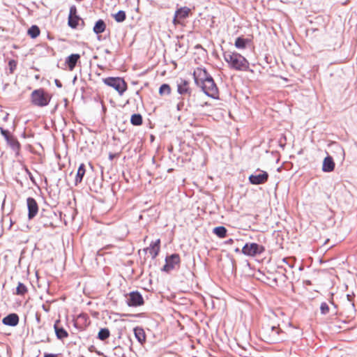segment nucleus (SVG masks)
I'll return each mask as SVG.
<instances>
[{"instance_id": "obj_1", "label": "nucleus", "mask_w": 357, "mask_h": 357, "mask_svg": "<svg viewBox=\"0 0 357 357\" xmlns=\"http://www.w3.org/2000/svg\"><path fill=\"white\" fill-rule=\"evenodd\" d=\"M223 57L229 67L231 69L247 70L249 68L248 60L236 52L226 51L223 53Z\"/></svg>"}, {"instance_id": "obj_2", "label": "nucleus", "mask_w": 357, "mask_h": 357, "mask_svg": "<svg viewBox=\"0 0 357 357\" xmlns=\"http://www.w3.org/2000/svg\"><path fill=\"white\" fill-rule=\"evenodd\" d=\"M31 102L38 107H44L49 104L50 96L43 89L34 90L31 95Z\"/></svg>"}, {"instance_id": "obj_3", "label": "nucleus", "mask_w": 357, "mask_h": 357, "mask_svg": "<svg viewBox=\"0 0 357 357\" xmlns=\"http://www.w3.org/2000/svg\"><path fill=\"white\" fill-rule=\"evenodd\" d=\"M261 334L264 341L274 343L279 340L280 328L275 326H266L262 328Z\"/></svg>"}, {"instance_id": "obj_4", "label": "nucleus", "mask_w": 357, "mask_h": 357, "mask_svg": "<svg viewBox=\"0 0 357 357\" xmlns=\"http://www.w3.org/2000/svg\"><path fill=\"white\" fill-rule=\"evenodd\" d=\"M103 82L116 90L120 95H122L127 89V84L120 77H107L103 79Z\"/></svg>"}, {"instance_id": "obj_5", "label": "nucleus", "mask_w": 357, "mask_h": 357, "mask_svg": "<svg viewBox=\"0 0 357 357\" xmlns=\"http://www.w3.org/2000/svg\"><path fill=\"white\" fill-rule=\"evenodd\" d=\"M203 91L208 96L213 98H216L218 95V89L215 84L212 77L206 79L201 85H199Z\"/></svg>"}, {"instance_id": "obj_6", "label": "nucleus", "mask_w": 357, "mask_h": 357, "mask_svg": "<svg viewBox=\"0 0 357 357\" xmlns=\"http://www.w3.org/2000/svg\"><path fill=\"white\" fill-rule=\"evenodd\" d=\"M268 174L266 172L262 170H257L253 174L249 176V181L252 184L259 185L266 182Z\"/></svg>"}, {"instance_id": "obj_7", "label": "nucleus", "mask_w": 357, "mask_h": 357, "mask_svg": "<svg viewBox=\"0 0 357 357\" xmlns=\"http://www.w3.org/2000/svg\"><path fill=\"white\" fill-rule=\"evenodd\" d=\"M263 251V247L255 243H246L242 249V252L248 256H255L257 254L261 253Z\"/></svg>"}, {"instance_id": "obj_8", "label": "nucleus", "mask_w": 357, "mask_h": 357, "mask_svg": "<svg viewBox=\"0 0 357 357\" xmlns=\"http://www.w3.org/2000/svg\"><path fill=\"white\" fill-rule=\"evenodd\" d=\"M193 76L196 84L199 86L211 77L205 69L202 68H196Z\"/></svg>"}, {"instance_id": "obj_9", "label": "nucleus", "mask_w": 357, "mask_h": 357, "mask_svg": "<svg viewBox=\"0 0 357 357\" xmlns=\"http://www.w3.org/2000/svg\"><path fill=\"white\" fill-rule=\"evenodd\" d=\"M180 262V257L177 254H173L169 257H166L165 264L162 270L169 272L175 268V266Z\"/></svg>"}, {"instance_id": "obj_10", "label": "nucleus", "mask_w": 357, "mask_h": 357, "mask_svg": "<svg viewBox=\"0 0 357 357\" xmlns=\"http://www.w3.org/2000/svg\"><path fill=\"white\" fill-rule=\"evenodd\" d=\"M81 18L77 15V8L75 6H72L70 8V13L68 16V25L73 29H75L79 22L81 21Z\"/></svg>"}, {"instance_id": "obj_11", "label": "nucleus", "mask_w": 357, "mask_h": 357, "mask_svg": "<svg viewBox=\"0 0 357 357\" xmlns=\"http://www.w3.org/2000/svg\"><path fill=\"white\" fill-rule=\"evenodd\" d=\"M27 208H28V218L29 220L33 218L38 211V204L36 200L32 197H29L26 199Z\"/></svg>"}, {"instance_id": "obj_12", "label": "nucleus", "mask_w": 357, "mask_h": 357, "mask_svg": "<svg viewBox=\"0 0 357 357\" xmlns=\"http://www.w3.org/2000/svg\"><path fill=\"white\" fill-rule=\"evenodd\" d=\"M144 303L142 295L138 292H132L130 294L128 304L132 306H138L142 305Z\"/></svg>"}, {"instance_id": "obj_13", "label": "nucleus", "mask_w": 357, "mask_h": 357, "mask_svg": "<svg viewBox=\"0 0 357 357\" xmlns=\"http://www.w3.org/2000/svg\"><path fill=\"white\" fill-rule=\"evenodd\" d=\"M177 91L181 95L190 93L189 82L186 80L181 79L177 82Z\"/></svg>"}, {"instance_id": "obj_14", "label": "nucleus", "mask_w": 357, "mask_h": 357, "mask_svg": "<svg viewBox=\"0 0 357 357\" xmlns=\"http://www.w3.org/2000/svg\"><path fill=\"white\" fill-rule=\"evenodd\" d=\"M2 322L6 326H15L18 324L19 317L15 313L10 314L3 319Z\"/></svg>"}, {"instance_id": "obj_15", "label": "nucleus", "mask_w": 357, "mask_h": 357, "mask_svg": "<svg viewBox=\"0 0 357 357\" xmlns=\"http://www.w3.org/2000/svg\"><path fill=\"white\" fill-rule=\"evenodd\" d=\"M160 240L158 239L155 242H152L149 248H147V250L149 254L151 255L152 258H155L160 251Z\"/></svg>"}, {"instance_id": "obj_16", "label": "nucleus", "mask_w": 357, "mask_h": 357, "mask_svg": "<svg viewBox=\"0 0 357 357\" xmlns=\"http://www.w3.org/2000/svg\"><path fill=\"white\" fill-rule=\"evenodd\" d=\"M335 163L333 158L328 156L324 158L322 165V170L325 172H331L334 169Z\"/></svg>"}, {"instance_id": "obj_17", "label": "nucleus", "mask_w": 357, "mask_h": 357, "mask_svg": "<svg viewBox=\"0 0 357 357\" xmlns=\"http://www.w3.org/2000/svg\"><path fill=\"white\" fill-rule=\"evenodd\" d=\"M79 58L80 55L78 54H73L66 58V63L70 70H73L75 68Z\"/></svg>"}, {"instance_id": "obj_18", "label": "nucleus", "mask_w": 357, "mask_h": 357, "mask_svg": "<svg viewBox=\"0 0 357 357\" xmlns=\"http://www.w3.org/2000/svg\"><path fill=\"white\" fill-rule=\"evenodd\" d=\"M134 333L135 338L141 344H143L146 342V335L143 328L140 327L135 328Z\"/></svg>"}, {"instance_id": "obj_19", "label": "nucleus", "mask_w": 357, "mask_h": 357, "mask_svg": "<svg viewBox=\"0 0 357 357\" xmlns=\"http://www.w3.org/2000/svg\"><path fill=\"white\" fill-rule=\"evenodd\" d=\"M250 40L244 38L243 37H238L236 40L234 45L237 49L243 50L246 47V45L249 43Z\"/></svg>"}, {"instance_id": "obj_20", "label": "nucleus", "mask_w": 357, "mask_h": 357, "mask_svg": "<svg viewBox=\"0 0 357 357\" xmlns=\"http://www.w3.org/2000/svg\"><path fill=\"white\" fill-rule=\"evenodd\" d=\"M86 169L85 166L84 164H81L79 167H78L77 174L75 176V185H77L78 183H81L82 181V178L85 174Z\"/></svg>"}, {"instance_id": "obj_21", "label": "nucleus", "mask_w": 357, "mask_h": 357, "mask_svg": "<svg viewBox=\"0 0 357 357\" xmlns=\"http://www.w3.org/2000/svg\"><path fill=\"white\" fill-rule=\"evenodd\" d=\"M59 321H56V322L54 324V330L56 335V337L59 339H63L68 336V334L66 330H64L63 328H59L58 326Z\"/></svg>"}, {"instance_id": "obj_22", "label": "nucleus", "mask_w": 357, "mask_h": 357, "mask_svg": "<svg viewBox=\"0 0 357 357\" xmlns=\"http://www.w3.org/2000/svg\"><path fill=\"white\" fill-rule=\"evenodd\" d=\"M190 9L188 7H182L178 9L175 14L178 17L179 19H185L188 17Z\"/></svg>"}, {"instance_id": "obj_23", "label": "nucleus", "mask_w": 357, "mask_h": 357, "mask_svg": "<svg viewBox=\"0 0 357 357\" xmlns=\"http://www.w3.org/2000/svg\"><path fill=\"white\" fill-rule=\"evenodd\" d=\"M105 28H106V25H105V23L104 22V21L102 20H99L98 21L96 22V23L93 27V31L97 34L102 33V32L105 31Z\"/></svg>"}, {"instance_id": "obj_24", "label": "nucleus", "mask_w": 357, "mask_h": 357, "mask_svg": "<svg viewBox=\"0 0 357 357\" xmlns=\"http://www.w3.org/2000/svg\"><path fill=\"white\" fill-rule=\"evenodd\" d=\"M213 233L220 238H224L227 234V229L225 227L220 226L213 229Z\"/></svg>"}, {"instance_id": "obj_25", "label": "nucleus", "mask_w": 357, "mask_h": 357, "mask_svg": "<svg viewBox=\"0 0 357 357\" xmlns=\"http://www.w3.org/2000/svg\"><path fill=\"white\" fill-rule=\"evenodd\" d=\"M130 122L134 126H140L142 123V117L139 114H132Z\"/></svg>"}, {"instance_id": "obj_26", "label": "nucleus", "mask_w": 357, "mask_h": 357, "mask_svg": "<svg viewBox=\"0 0 357 357\" xmlns=\"http://www.w3.org/2000/svg\"><path fill=\"white\" fill-rule=\"evenodd\" d=\"M28 34L32 38H36L37 36H39V34H40V29H39V28L37 26L33 25L31 28L29 29Z\"/></svg>"}, {"instance_id": "obj_27", "label": "nucleus", "mask_w": 357, "mask_h": 357, "mask_svg": "<svg viewBox=\"0 0 357 357\" xmlns=\"http://www.w3.org/2000/svg\"><path fill=\"white\" fill-rule=\"evenodd\" d=\"M171 93V88L169 84H163L159 89V93L161 96L169 95Z\"/></svg>"}, {"instance_id": "obj_28", "label": "nucleus", "mask_w": 357, "mask_h": 357, "mask_svg": "<svg viewBox=\"0 0 357 357\" xmlns=\"http://www.w3.org/2000/svg\"><path fill=\"white\" fill-rule=\"evenodd\" d=\"M109 331L107 328H102L100 330L98 337L101 340H105L109 337Z\"/></svg>"}, {"instance_id": "obj_29", "label": "nucleus", "mask_w": 357, "mask_h": 357, "mask_svg": "<svg viewBox=\"0 0 357 357\" xmlns=\"http://www.w3.org/2000/svg\"><path fill=\"white\" fill-rule=\"evenodd\" d=\"M27 291L26 287L22 282H19L16 288L17 295H24Z\"/></svg>"}, {"instance_id": "obj_30", "label": "nucleus", "mask_w": 357, "mask_h": 357, "mask_svg": "<svg viewBox=\"0 0 357 357\" xmlns=\"http://www.w3.org/2000/svg\"><path fill=\"white\" fill-rule=\"evenodd\" d=\"M114 19L118 22H123L126 19V13L123 10L119 11L114 15Z\"/></svg>"}, {"instance_id": "obj_31", "label": "nucleus", "mask_w": 357, "mask_h": 357, "mask_svg": "<svg viewBox=\"0 0 357 357\" xmlns=\"http://www.w3.org/2000/svg\"><path fill=\"white\" fill-rule=\"evenodd\" d=\"M321 312L323 314H326L329 312V307L327 303H322L320 306Z\"/></svg>"}, {"instance_id": "obj_32", "label": "nucleus", "mask_w": 357, "mask_h": 357, "mask_svg": "<svg viewBox=\"0 0 357 357\" xmlns=\"http://www.w3.org/2000/svg\"><path fill=\"white\" fill-rule=\"evenodd\" d=\"M10 73H13L17 67V62L15 60H10L8 62Z\"/></svg>"}, {"instance_id": "obj_33", "label": "nucleus", "mask_w": 357, "mask_h": 357, "mask_svg": "<svg viewBox=\"0 0 357 357\" xmlns=\"http://www.w3.org/2000/svg\"><path fill=\"white\" fill-rule=\"evenodd\" d=\"M179 18L178 16H176V15L175 14L174 15V17L173 19V23L176 25L177 24H179L180 23V21H179Z\"/></svg>"}, {"instance_id": "obj_34", "label": "nucleus", "mask_w": 357, "mask_h": 357, "mask_svg": "<svg viewBox=\"0 0 357 357\" xmlns=\"http://www.w3.org/2000/svg\"><path fill=\"white\" fill-rule=\"evenodd\" d=\"M183 102H180L179 103L177 104V109L179 111L182 109V107H183Z\"/></svg>"}, {"instance_id": "obj_35", "label": "nucleus", "mask_w": 357, "mask_h": 357, "mask_svg": "<svg viewBox=\"0 0 357 357\" xmlns=\"http://www.w3.org/2000/svg\"><path fill=\"white\" fill-rule=\"evenodd\" d=\"M44 357H56V356L54 354H45Z\"/></svg>"}, {"instance_id": "obj_36", "label": "nucleus", "mask_w": 357, "mask_h": 357, "mask_svg": "<svg viewBox=\"0 0 357 357\" xmlns=\"http://www.w3.org/2000/svg\"><path fill=\"white\" fill-rule=\"evenodd\" d=\"M55 83H56V85L58 86V87H61V84L60 83V82L57 79L55 80Z\"/></svg>"}, {"instance_id": "obj_37", "label": "nucleus", "mask_w": 357, "mask_h": 357, "mask_svg": "<svg viewBox=\"0 0 357 357\" xmlns=\"http://www.w3.org/2000/svg\"><path fill=\"white\" fill-rule=\"evenodd\" d=\"M1 133H2L3 135L6 136L7 131H6V130H3L2 128H1Z\"/></svg>"}, {"instance_id": "obj_38", "label": "nucleus", "mask_w": 357, "mask_h": 357, "mask_svg": "<svg viewBox=\"0 0 357 357\" xmlns=\"http://www.w3.org/2000/svg\"><path fill=\"white\" fill-rule=\"evenodd\" d=\"M231 242H233V240H232V239H229V240L228 241V243H231Z\"/></svg>"}]
</instances>
